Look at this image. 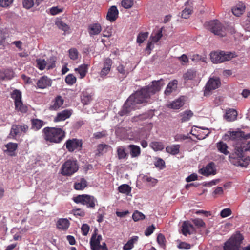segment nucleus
Masks as SVG:
<instances>
[{
  "label": "nucleus",
  "mask_w": 250,
  "mask_h": 250,
  "mask_svg": "<svg viewBox=\"0 0 250 250\" xmlns=\"http://www.w3.org/2000/svg\"><path fill=\"white\" fill-rule=\"evenodd\" d=\"M163 80L154 81L150 85L145 86L140 90L132 94L125 102L122 109L119 112L120 116L128 115L131 111L138 108V105L148 102L151 95L160 91L164 86Z\"/></svg>",
  "instance_id": "obj_1"
},
{
  "label": "nucleus",
  "mask_w": 250,
  "mask_h": 250,
  "mask_svg": "<svg viewBox=\"0 0 250 250\" xmlns=\"http://www.w3.org/2000/svg\"><path fill=\"white\" fill-rule=\"evenodd\" d=\"M244 151H250V141L247 143L236 144L232 153L229 156V160L231 164L236 166L246 167L249 164L250 159L244 155Z\"/></svg>",
  "instance_id": "obj_2"
},
{
  "label": "nucleus",
  "mask_w": 250,
  "mask_h": 250,
  "mask_svg": "<svg viewBox=\"0 0 250 250\" xmlns=\"http://www.w3.org/2000/svg\"><path fill=\"white\" fill-rule=\"evenodd\" d=\"M44 139L46 141L58 143L64 137L65 133L59 128L45 127L43 129Z\"/></svg>",
  "instance_id": "obj_3"
},
{
  "label": "nucleus",
  "mask_w": 250,
  "mask_h": 250,
  "mask_svg": "<svg viewBox=\"0 0 250 250\" xmlns=\"http://www.w3.org/2000/svg\"><path fill=\"white\" fill-rule=\"evenodd\" d=\"M206 26L215 35L222 37L226 35V27L218 20H213L206 23Z\"/></svg>",
  "instance_id": "obj_4"
},
{
  "label": "nucleus",
  "mask_w": 250,
  "mask_h": 250,
  "mask_svg": "<svg viewBox=\"0 0 250 250\" xmlns=\"http://www.w3.org/2000/svg\"><path fill=\"white\" fill-rule=\"evenodd\" d=\"M243 239V236L240 233L232 236L225 243L224 250H239Z\"/></svg>",
  "instance_id": "obj_5"
},
{
  "label": "nucleus",
  "mask_w": 250,
  "mask_h": 250,
  "mask_svg": "<svg viewBox=\"0 0 250 250\" xmlns=\"http://www.w3.org/2000/svg\"><path fill=\"white\" fill-rule=\"evenodd\" d=\"M234 54L231 52H225L224 51L214 52L210 53V59L214 63H218L229 61L234 58Z\"/></svg>",
  "instance_id": "obj_6"
},
{
  "label": "nucleus",
  "mask_w": 250,
  "mask_h": 250,
  "mask_svg": "<svg viewBox=\"0 0 250 250\" xmlns=\"http://www.w3.org/2000/svg\"><path fill=\"white\" fill-rule=\"evenodd\" d=\"M78 169L76 161L69 160L62 166L61 173L63 175L70 176L75 173Z\"/></svg>",
  "instance_id": "obj_7"
},
{
  "label": "nucleus",
  "mask_w": 250,
  "mask_h": 250,
  "mask_svg": "<svg viewBox=\"0 0 250 250\" xmlns=\"http://www.w3.org/2000/svg\"><path fill=\"white\" fill-rule=\"evenodd\" d=\"M73 200L76 203H81L91 208H94L97 202L93 196L86 194L79 195L74 198Z\"/></svg>",
  "instance_id": "obj_8"
},
{
  "label": "nucleus",
  "mask_w": 250,
  "mask_h": 250,
  "mask_svg": "<svg viewBox=\"0 0 250 250\" xmlns=\"http://www.w3.org/2000/svg\"><path fill=\"white\" fill-rule=\"evenodd\" d=\"M220 85L221 82L218 77H213L210 78L204 87V96H209L212 93V91L218 88Z\"/></svg>",
  "instance_id": "obj_9"
},
{
  "label": "nucleus",
  "mask_w": 250,
  "mask_h": 250,
  "mask_svg": "<svg viewBox=\"0 0 250 250\" xmlns=\"http://www.w3.org/2000/svg\"><path fill=\"white\" fill-rule=\"evenodd\" d=\"M11 97L14 100L16 110L23 113L27 112V107L23 105L21 101V93L19 90H14L11 94Z\"/></svg>",
  "instance_id": "obj_10"
},
{
  "label": "nucleus",
  "mask_w": 250,
  "mask_h": 250,
  "mask_svg": "<svg viewBox=\"0 0 250 250\" xmlns=\"http://www.w3.org/2000/svg\"><path fill=\"white\" fill-rule=\"evenodd\" d=\"M227 135L231 140L238 141V143L237 144L243 143V141L250 138V133L245 134L243 131L240 130L228 131Z\"/></svg>",
  "instance_id": "obj_11"
},
{
  "label": "nucleus",
  "mask_w": 250,
  "mask_h": 250,
  "mask_svg": "<svg viewBox=\"0 0 250 250\" xmlns=\"http://www.w3.org/2000/svg\"><path fill=\"white\" fill-rule=\"evenodd\" d=\"M112 64L113 61L109 58H106L103 60V67L100 72L101 77H105L110 73Z\"/></svg>",
  "instance_id": "obj_12"
},
{
  "label": "nucleus",
  "mask_w": 250,
  "mask_h": 250,
  "mask_svg": "<svg viewBox=\"0 0 250 250\" xmlns=\"http://www.w3.org/2000/svg\"><path fill=\"white\" fill-rule=\"evenodd\" d=\"M162 28L157 31H154L150 37L151 42H148L146 49L151 50L153 47V43L158 42L162 38Z\"/></svg>",
  "instance_id": "obj_13"
},
{
  "label": "nucleus",
  "mask_w": 250,
  "mask_h": 250,
  "mask_svg": "<svg viewBox=\"0 0 250 250\" xmlns=\"http://www.w3.org/2000/svg\"><path fill=\"white\" fill-rule=\"evenodd\" d=\"M66 147L69 152H72L75 149L81 147L82 143L81 140L77 139L68 140L65 143Z\"/></svg>",
  "instance_id": "obj_14"
},
{
  "label": "nucleus",
  "mask_w": 250,
  "mask_h": 250,
  "mask_svg": "<svg viewBox=\"0 0 250 250\" xmlns=\"http://www.w3.org/2000/svg\"><path fill=\"white\" fill-rule=\"evenodd\" d=\"M245 10V3L241 1L238 2L231 8L232 13L236 17H240L243 14Z\"/></svg>",
  "instance_id": "obj_15"
},
{
  "label": "nucleus",
  "mask_w": 250,
  "mask_h": 250,
  "mask_svg": "<svg viewBox=\"0 0 250 250\" xmlns=\"http://www.w3.org/2000/svg\"><path fill=\"white\" fill-rule=\"evenodd\" d=\"M199 172L205 176L215 174L216 169L214 164L212 162L209 163L205 167L199 169Z\"/></svg>",
  "instance_id": "obj_16"
},
{
  "label": "nucleus",
  "mask_w": 250,
  "mask_h": 250,
  "mask_svg": "<svg viewBox=\"0 0 250 250\" xmlns=\"http://www.w3.org/2000/svg\"><path fill=\"white\" fill-rule=\"evenodd\" d=\"M14 77V73L11 69H3L0 71V83L11 80Z\"/></svg>",
  "instance_id": "obj_17"
},
{
  "label": "nucleus",
  "mask_w": 250,
  "mask_h": 250,
  "mask_svg": "<svg viewBox=\"0 0 250 250\" xmlns=\"http://www.w3.org/2000/svg\"><path fill=\"white\" fill-rule=\"evenodd\" d=\"M118 10L116 6H112L108 10L106 18L111 22L114 21L118 17Z\"/></svg>",
  "instance_id": "obj_18"
},
{
  "label": "nucleus",
  "mask_w": 250,
  "mask_h": 250,
  "mask_svg": "<svg viewBox=\"0 0 250 250\" xmlns=\"http://www.w3.org/2000/svg\"><path fill=\"white\" fill-rule=\"evenodd\" d=\"M184 104V97H180L177 99L168 104L167 106L173 109H178Z\"/></svg>",
  "instance_id": "obj_19"
},
{
  "label": "nucleus",
  "mask_w": 250,
  "mask_h": 250,
  "mask_svg": "<svg viewBox=\"0 0 250 250\" xmlns=\"http://www.w3.org/2000/svg\"><path fill=\"white\" fill-rule=\"evenodd\" d=\"M72 113L70 110H64L58 113L56 117L54 118V121L55 122L64 121L69 118Z\"/></svg>",
  "instance_id": "obj_20"
},
{
  "label": "nucleus",
  "mask_w": 250,
  "mask_h": 250,
  "mask_svg": "<svg viewBox=\"0 0 250 250\" xmlns=\"http://www.w3.org/2000/svg\"><path fill=\"white\" fill-rule=\"evenodd\" d=\"M39 88L44 89L51 85V80L46 76L41 77L37 83Z\"/></svg>",
  "instance_id": "obj_21"
},
{
  "label": "nucleus",
  "mask_w": 250,
  "mask_h": 250,
  "mask_svg": "<svg viewBox=\"0 0 250 250\" xmlns=\"http://www.w3.org/2000/svg\"><path fill=\"white\" fill-rule=\"evenodd\" d=\"M182 232L183 235L186 236L190 234L194 230V227L188 222L185 221L182 224Z\"/></svg>",
  "instance_id": "obj_22"
},
{
  "label": "nucleus",
  "mask_w": 250,
  "mask_h": 250,
  "mask_svg": "<svg viewBox=\"0 0 250 250\" xmlns=\"http://www.w3.org/2000/svg\"><path fill=\"white\" fill-rule=\"evenodd\" d=\"M88 32L90 36L99 34L101 30V26L99 23L91 24L88 26Z\"/></svg>",
  "instance_id": "obj_23"
},
{
  "label": "nucleus",
  "mask_w": 250,
  "mask_h": 250,
  "mask_svg": "<svg viewBox=\"0 0 250 250\" xmlns=\"http://www.w3.org/2000/svg\"><path fill=\"white\" fill-rule=\"evenodd\" d=\"M237 116V112L234 109H229L226 110L225 115V119L228 122L235 121Z\"/></svg>",
  "instance_id": "obj_24"
},
{
  "label": "nucleus",
  "mask_w": 250,
  "mask_h": 250,
  "mask_svg": "<svg viewBox=\"0 0 250 250\" xmlns=\"http://www.w3.org/2000/svg\"><path fill=\"white\" fill-rule=\"evenodd\" d=\"M5 146L6 149L4 150V152L7 153L8 155L12 156L15 155V152L18 147L17 143L10 142L6 144Z\"/></svg>",
  "instance_id": "obj_25"
},
{
  "label": "nucleus",
  "mask_w": 250,
  "mask_h": 250,
  "mask_svg": "<svg viewBox=\"0 0 250 250\" xmlns=\"http://www.w3.org/2000/svg\"><path fill=\"white\" fill-rule=\"evenodd\" d=\"M127 63L122 62H119L116 66V70L120 74L124 77H126L129 72V70L126 67Z\"/></svg>",
  "instance_id": "obj_26"
},
{
  "label": "nucleus",
  "mask_w": 250,
  "mask_h": 250,
  "mask_svg": "<svg viewBox=\"0 0 250 250\" xmlns=\"http://www.w3.org/2000/svg\"><path fill=\"white\" fill-rule=\"evenodd\" d=\"M178 82L177 80H173L169 83L165 91L166 95H169L173 92L176 91L177 88Z\"/></svg>",
  "instance_id": "obj_27"
},
{
  "label": "nucleus",
  "mask_w": 250,
  "mask_h": 250,
  "mask_svg": "<svg viewBox=\"0 0 250 250\" xmlns=\"http://www.w3.org/2000/svg\"><path fill=\"white\" fill-rule=\"evenodd\" d=\"M102 240V237L101 235H97L95 233L92 235L90 239V244L91 249L96 247V246L101 245L100 244Z\"/></svg>",
  "instance_id": "obj_28"
},
{
  "label": "nucleus",
  "mask_w": 250,
  "mask_h": 250,
  "mask_svg": "<svg viewBox=\"0 0 250 250\" xmlns=\"http://www.w3.org/2000/svg\"><path fill=\"white\" fill-rule=\"evenodd\" d=\"M70 225L69 221L66 218L59 219L57 223V227L58 229L62 230L67 229Z\"/></svg>",
  "instance_id": "obj_29"
},
{
  "label": "nucleus",
  "mask_w": 250,
  "mask_h": 250,
  "mask_svg": "<svg viewBox=\"0 0 250 250\" xmlns=\"http://www.w3.org/2000/svg\"><path fill=\"white\" fill-rule=\"evenodd\" d=\"M130 149V153L132 158L138 157L141 153L140 147L136 145H130L128 146Z\"/></svg>",
  "instance_id": "obj_30"
},
{
  "label": "nucleus",
  "mask_w": 250,
  "mask_h": 250,
  "mask_svg": "<svg viewBox=\"0 0 250 250\" xmlns=\"http://www.w3.org/2000/svg\"><path fill=\"white\" fill-rule=\"evenodd\" d=\"M63 104V100L60 96H57L53 104L50 107L53 110H57L61 107Z\"/></svg>",
  "instance_id": "obj_31"
},
{
  "label": "nucleus",
  "mask_w": 250,
  "mask_h": 250,
  "mask_svg": "<svg viewBox=\"0 0 250 250\" xmlns=\"http://www.w3.org/2000/svg\"><path fill=\"white\" fill-rule=\"evenodd\" d=\"M88 67V66L87 64H82L78 68H76L75 71L80 74L81 78H83L85 76L87 72Z\"/></svg>",
  "instance_id": "obj_32"
},
{
  "label": "nucleus",
  "mask_w": 250,
  "mask_h": 250,
  "mask_svg": "<svg viewBox=\"0 0 250 250\" xmlns=\"http://www.w3.org/2000/svg\"><path fill=\"white\" fill-rule=\"evenodd\" d=\"M32 128L35 130H38L44 125V122L40 119H34L31 120Z\"/></svg>",
  "instance_id": "obj_33"
},
{
  "label": "nucleus",
  "mask_w": 250,
  "mask_h": 250,
  "mask_svg": "<svg viewBox=\"0 0 250 250\" xmlns=\"http://www.w3.org/2000/svg\"><path fill=\"white\" fill-rule=\"evenodd\" d=\"M138 237L136 236H133L126 243L123 247L124 250H130L133 247L134 244L137 242Z\"/></svg>",
  "instance_id": "obj_34"
},
{
  "label": "nucleus",
  "mask_w": 250,
  "mask_h": 250,
  "mask_svg": "<svg viewBox=\"0 0 250 250\" xmlns=\"http://www.w3.org/2000/svg\"><path fill=\"white\" fill-rule=\"evenodd\" d=\"M180 145H173L169 146H167L166 148V151L172 155H176L179 152Z\"/></svg>",
  "instance_id": "obj_35"
},
{
  "label": "nucleus",
  "mask_w": 250,
  "mask_h": 250,
  "mask_svg": "<svg viewBox=\"0 0 250 250\" xmlns=\"http://www.w3.org/2000/svg\"><path fill=\"white\" fill-rule=\"evenodd\" d=\"M110 149V146L106 144H100L97 148L96 155H101L106 152Z\"/></svg>",
  "instance_id": "obj_36"
},
{
  "label": "nucleus",
  "mask_w": 250,
  "mask_h": 250,
  "mask_svg": "<svg viewBox=\"0 0 250 250\" xmlns=\"http://www.w3.org/2000/svg\"><path fill=\"white\" fill-rule=\"evenodd\" d=\"M87 186V182L84 178H82L80 181L76 182L74 185L76 190H83Z\"/></svg>",
  "instance_id": "obj_37"
},
{
  "label": "nucleus",
  "mask_w": 250,
  "mask_h": 250,
  "mask_svg": "<svg viewBox=\"0 0 250 250\" xmlns=\"http://www.w3.org/2000/svg\"><path fill=\"white\" fill-rule=\"evenodd\" d=\"M36 62L37 67L40 70H43L46 66L48 67V69L53 67L52 65H48L47 62L45 61L44 59H37Z\"/></svg>",
  "instance_id": "obj_38"
},
{
  "label": "nucleus",
  "mask_w": 250,
  "mask_h": 250,
  "mask_svg": "<svg viewBox=\"0 0 250 250\" xmlns=\"http://www.w3.org/2000/svg\"><path fill=\"white\" fill-rule=\"evenodd\" d=\"M217 148L221 153L227 155L229 154L228 146L226 143L223 142H219L217 144Z\"/></svg>",
  "instance_id": "obj_39"
},
{
  "label": "nucleus",
  "mask_w": 250,
  "mask_h": 250,
  "mask_svg": "<svg viewBox=\"0 0 250 250\" xmlns=\"http://www.w3.org/2000/svg\"><path fill=\"white\" fill-rule=\"evenodd\" d=\"M21 134V133L20 131V125H13L12 126V127L11 129L10 133V136L14 138L16 136H18V135L20 136Z\"/></svg>",
  "instance_id": "obj_40"
},
{
  "label": "nucleus",
  "mask_w": 250,
  "mask_h": 250,
  "mask_svg": "<svg viewBox=\"0 0 250 250\" xmlns=\"http://www.w3.org/2000/svg\"><path fill=\"white\" fill-rule=\"evenodd\" d=\"M151 148L155 151H160L164 148V146L160 142H152L150 144Z\"/></svg>",
  "instance_id": "obj_41"
},
{
  "label": "nucleus",
  "mask_w": 250,
  "mask_h": 250,
  "mask_svg": "<svg viewBox=\"0 0 250 250\" xmlns=\"http://www.w3.org/2000/svg\"><path fill=\"white\" fill-rule=\"evenodd\" d=\"M92 95L86 92H83L81 96V100L84 104H87L91 100Z\"/></svg>",
  "instance_id": "obj_42"
},
{
  "label": "nucleus",
  "mask_w": 250,
  "mask_h": 250,
  "mask_svg": "<svg viewBox=\"0 0 250 250\" xmlns=\"http://www.w3.org/2000/svg\"><path fill=\"white\" fill-rule=\"evenodd\" d=\"M118 190L120 193L129 195L131 191V188L127 184H123L118 187Z\"/></svg>",
  "instance_id": "obj_43"
},
{
  "label": "nucleus",
  "mask_w": 250,
  "mask_h": 250,
  "mask_svg": "<svg viewBox=\"0 0 250 250\" xmlns=\"http://www.w3.org/2000/svg\"><path fill=\"white\" fill-rule=\"evenodd\" d=\"M193 116V113L190 110L186 111L181 114L182 122L188 121Z\"/></svg>",
  "instance_id": "obj_44"
},
{
  "label": "nucleus",
  "mask_w": 250,
  "mask_h": 250,
  "mask_svg": "<svg viewBox=\"0 0 250 250\" xmlns=\"http://www.w3.org/2000/svg\"><path fill=\"white\" fill-rule=\"evenodd\" d=\"M184 78L185 80H192L196 77V71L194 70H188L186 73L184 74Z\"/></svg>",
  "instance_id": "obj_45"
},
{
  "label": "nucleus",
  "mask_w": 250,
  "mask_h": 250,
  "mask_svg": "<svg viewBox=\"0 0 250 250\" xmlns=\"http://www.w3.org/2000/svg\"><path fill=\"white\" fill-rule=\"evenodd\" d=\"M69 56L71 60H77L79 56V53L78 50L75 48H72L69 50Z\"/></svg>",
  "instance_id": "obj_46"
},
{
  "label": "nucleus",
  "mask_w": 250,
  "mask_h": 250,
  "mask_svg": "<svg viewBox=\"0 0 250 250\" xmlns=\"http://www.w3.org/2000/svg\"><path fill=\"white\" fill-rule=\"evenodd\" d=\"M117 152L119 159H124L127 156V154L125 152V149L123 146H119L117 149Z\"/></svg>",
  "instance_id": "obj_47"
},
{
  "label": "nucleus",
  "mask_w": 250,
  "mask_h": 250,
  "mask_svg": "<svg viewBox=\"0 0 250 250\" xmlns=\"http://www.w3.org/2000/svg\"><path fill=\"white\" fill-rule=\"evenodd\" d=\"M192 12L191 8L186 7L181 13V17L184 19H188Z\"/></svg>",
  "instance_id": "obj_48"
},
{
  "label": "nucleus",
  "mask_w": 250,
  "mask_h": 250,
  "mask_svg": "<svg viewBox=\"0 0 250 250\" xmlns=\"http://www.w3.org/2000/svg\"><path fill=\"white\" fill-rule=\"evenodd\" d=\"M132 218L134 221H138L144 219L145 215L142 212L136 210L133 213Z\"/></svg>",
  "instance_id": "obj_49"
},
{
  "label": "nucleus",
  "mask_w": 250,
  "mask_h": 250,
  "mask_svg": "<svg viewBox=\"0 0 250 250\" xmlns=\"http://www.w3.org/2000/svg\"><path fill=\"white\" fill-rule=\"evenodd\" d=\"M36 0H23V6L26 9H30L36 3Z\"/></svg>",
  "instance_id": "obj_50"
},
{
  "label": "nucleus",
  "mask_w": 250,
  "mask_h": 250,
  "mask_svg": "<svg viewBox=\"0 0 250 250\" xmlns=\"http://www.w3.org/2000/svg\"><path fill=\"white\" fill-rule=\"evenodd\" d=\"M148 35V32L140 33L137 36V42L139 43H142L147 38Z\"/></svg>",
  "instance_id": "obj_51"
},
{
  "label": "nucleus",
  "mask_w": 250,
  "mask_h": 250,
  "mask_svg": "<svg viewBox=\"0 0 250 250\" xmlns=\"http://www.w3.org/2000/svg\"><path fill=\"white\" fill-rule=\"evenodd\" d=\"M228 31L232 34H234L233 37L234 39L237 41V40L239 41L240 38H241L242 36L240 33L238 32H236L235 29L232 27H230ZM236 43H238V42H236Z\"/></svg>",
  "instance_id": "obj_52"
},
{
  "label": "nucleus",
  "mask_w": 250,
  "mask_h": 250,
  "mask_svg": "<svg viewBox=\"0 0 250 250\" xmlns=\"http://www.w3.org/2000/svg\"><path fill=\"white\" fill-rule=\"evenodd\" d=\"M76 81V77L72 74H69L65 78V82L68 84L72 85Z\"/></svg>",
  "instance_id": "obj_53"
},
{
  "label": "nucleus",
  "mask_w": 250,
  "mask_h": 250,
  "mask_svg": "<svg viewBox=\"0 0 250 250\" xmlns=\"http://www.w3.org/2000/svg\"><path fill=\"white\" fill-rule=\"evenodd\" d=\"M56 24L59 28L64 31H68L69 29V27L68 25H67L65 23L63 22L62 21H58L56 22Z\"/></svg>",
  "instance_id": "obj_54"
},
{
  "label": "nucleus",
  "mask_w": 250,
  "mask_h": 250,
  "mask_svg": "<svg viewBox=\"0 0 250 250\" xmlns=\"http://www.w3.org/2000/svg\"><path fill=\"white\" fill-rule=\"evenodd\" d=\"M202 128V129L206 130V132L201 131L199 133L198 135L197 136V138L198 139H200V140H202V139L206 138V137L207 136H208V134L210 133V132L208 131V128H207V129H205L204 128Z\"/></svg>",
  "instance_id": "obj_55"
},
{
  "label": "nucleus",
  "mask_w": 250,
  "mask_h": 250,
  "mask_svg": "<svg viewBox=\"0 0 250 250\" xmlns=\"http://www.w3.org/2000/svg\"><path fill=\"white\" fill-rule=\"evenodd\" d=\"M122 5L124 8L128 9L132 6L133 1L132 0H123Z\"/></svg>",
  "instance_id": "obj_56"
},
{
  "label": "nucleus",
  "mask_w": 250,
  "mask_h": 250,
  "mask_svg": "<svg viewBox=\"0 0 250 250\" xmlns=\"http://www.w3.org/2000/svg\"><path fill=\"white\" fill-rule=\"evenodd\" d=\"M63 11V8H59L57 6L53 7L50 9V13L52 15H55L60 13H61Z\"/></svg>",
  "instance_id": "obj_57"
},
{
  "label": "nucleus",
  "mask_w": 250,
  "mask_h": 250,
  "mask_svg": "<svg viewBox=\"0 0 250 250\" xmlns=\"http://www.w3.org/2000/svg\"><path fill=\"white\" fill-rule=\"evenodd\" d=\"M149 117V115L147 114H143L140 115L138 116L134 117L132 118V121L134 122H138L140 120H143L146 119Z\"/></svg>",
  "instance_id": "obj_58"
},
{
  "label": "nucleus",
  "mask_w": 250,
  "mask_h": 250,
  "mask_svg": "<svg viewBox=\"0 0 250 250\" xmlns=\"http://www.w3.org/2000/svg\"><path fill=\"white\" fill-rule=\"evenodd\" d=\"M193 223L197 227H204L205 226V223L201 219L196 218L192 220Z\"/></svg>",
  "instance_id": "obj_59"
},
{
  "label": "nucleus",
  "mask_w": 250,
  "mask_h": 250,
  "mask_svg": "<svg viewBox=\"0 0 250 250\" xmlns=\"http://www.w3.org/2000/svg\"><path fill=\"white\" fill-rule=\"evenodd\" d=\"M155 229V227L153 225L148 227L146 230L145 231V235L147 236L150 235L153 232Z\"/></svg>",
  "instance_id": "obj_60"
},
{
  "label": "nucleus",
  "mask_w": 250,
  "mask_h": 250,
  "mask_svg": "<svg viewBox=\"0 0 250 250\" xmlns=\"http://www.w3.org/2000/svg\"><path fill=\"white\" fill-rule=\"evenodd\" d=\"M157 240L158 244L160 245L161 246H164L165 245V238L162 234L160 233L158 235Z\"/></svg>",
  "instance_id": "obj_61"
},
{
  "label": "nucleus",
  "mask_w": 250,
  "mask_h": 250,
  "mask_svg": "<svg viewBox=\"0 0 250 250\" xmlns=\"http://www.w3.org/2000/svg\"><path fill=\"white\" fill-rule=\"evenodd\" d=\"M143 180L144 181L151 183L153 185H155L157 182V179L147 176H144L143 177Z\"/></svg>",
  "instance_id": "obj_62"
},
{
  "label": "nucleus",
  "mask_w": 250,
  "mask_h": 250,
  "mask_svg": "<svg viewBox=\"0 0 250 250\" xmlns=\"http://www.w3.org/2000/svg\"><path fill=\"white\" fill-rule=\"evenodd\" d=\"M231 211L229 208H225L223 209L220 215L221 217L225 218L229 216L231 214Z\"/></svg>",
  "instance_id": "obj_63"
},
{
  "label": "nucleus",
  "mask_w": 250,
  "mask_h": 250,
  "mask_svg": "<svg viewBox=\"0 0 250 250\" xmlns=\"http://www.w3.org/2000/svg\"><path fill=\"white\" fill-rule=\"evenodd\" d=\"M91 249L92 250H108V248L105 242H103L101 245L96 246Z\"/></svg>",
  "instance_id": "obj_64"
}]
</instances>
